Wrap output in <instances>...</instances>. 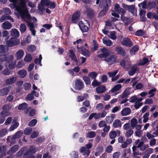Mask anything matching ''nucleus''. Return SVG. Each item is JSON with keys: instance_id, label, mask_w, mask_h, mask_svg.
<instances>
[{"instance_id": "obj_1", "label": "nucleus", "mask_w": 158, "mask_h": 158, "mask_svg": "<svg viewBox=\"0 0 158 158\" xmlns=\"http://www.w3.org/2000/svg\"><path fill=\"white\" fill-rule=\"evenodd\" d=\"M27 23V25L29 27V30L31 31V34L34 36H36V31L34 29V26L32 22L37 21V19L34 17H31L29 14L23 19Z\"/></svg>"}, {"instance_id": "obj_2", "label": "nucleus", "mask_w": 158, "mask_h": 158, "mask_svg": "<svg viewBox=\"0 0 158 158\" xmlns=\"http://www.w3.org/2000/svg\"><path fill=\"white\" fill-rule=\"evenodd\" d=\"M14 59V56L12 55H9L7 56H6V55L1 60H3L2 62H5L6 64H8L10 69H13L15 67L16 64V61H13Z\"/></svg>"}, {"instance_id": "obj_3", "label": "nucleus", "mask_w": 158, "mask_h": 158, "mask_svg": "<svg viewBox=\"0 0 158 158\" xmlns=\"http://www.w3.org/2000/svg\"><path fill=\"white\" fill-rule=\"evenodd\" d=\"M79 26L80 29L83 32L88 31L89 27V23L86 20H85L84 22L82 21H80L79 23Z\"/></svg>"}, {"instance_id": "obj_4", "label": "nucleus", "mask_w": 158, "mask_h": 158, "mask_svg": "<svg viewBox=\"0 0 158 158\" xmlns=\"http://www.w3.org/2000/svg\"><path fill=\"white\" fill-rule=\"evenodd\" d=\"M99 52L101 53L98 55V57L100 58L104 57V58L110 56L111 53L108 49L105 48H100Z\"/></svg>"}, {"instance_id": "obj_5", "label": "nucleus", "mask_w": 158, "mask_h": 158, "mask_svg": "<svg viewBox=\"0 0 158 158\" xmlns=\"http://www.w3.org/2000/svg\"><path fill=\"white\" fill-rule=\"evenodd\" d=\"M123 7L128 11L131 13L134 16L136 15L137 10L134 5H128L124 3L122 4Z\"/></svg>"}, {"instance_id": "obj_6", "label": "nucleus", "mask_w": 158, "mask_h": 158, "mask_svg": "<svg viewBox=\"0 0 158 158\" xmlns=\"http://www.w3.org/2000/svg\"><path fill=\"white\" fill-rule=\"evenodd\" d=\"M36 152L35 147H30L27 152L26 153L24 156V158H35V156L32 155Z\"/></svg>"}, {"instance_id": "obj_7", "label": "nucleus", "mask_w": 158, "mask_h": 158, "mask_svg": "<svg viewBox=\"0 0 158 158\" xmlns=\"http://www.w3.org/2000/svg\"><path fill=\"white\" fill-rule=\"evenodd\" d=\"M22 133L20 131L17 132L12 137H8L6 140L9 142L11 143L14 144L15 141L14 140L19 138L22 136Z\"/></svg>"}, {"instance_id": "obj_8", "label": "nucleus", "mask_w": 158, "mask_h": 158, "mask_svg": "<svg viewBox=\"0 0 158 158\" xmlns=\"http://www.w3.org/2000/svg\"><path fill=\"white\" fill-rule=\"evenodd\" d=\"M117 59V57L115 55H110L106 57L104 60L109 64H112L115 63Z\"/></svg>"}, {"instance_id": "obj_9", "label": "nucleus", "mask_w": 158, "mask_h": 158, "mask_svg": "<svg viewBox=\"0 0 158 158\" xmlns=\"http://www.w3.org/2000/svg\"><path fill=\"white\" fill-rule=\"evenodd\" d=\"M19 40L17 39L11 38L6 41V44L8 47H13L18 45L19 43Z\"/></svg>"}, {"instance_id": "obj_10", "label": "nucleus", "mask_w": 158, "mask_h": 158, "mask_svg": "<svg viewBox=\"0 0 158 158\" xmlns=\"http://www.w3.org/2000/svg\"><path fill=\"white\" fill-rule=\"evenodd\" d=\"M9 50L8 47L4 45H0V59H2L3 57L5 56Z\"/></svg>"}, {"instance_id": "obj_11", "label": "nucleus", "mask_w": 158, "mask_h": 158, "mask_svg": "<svg viewBox=\"0 0 158 158\" xmlns=\"http://www.w3.org/2000/svg\"><path fill=\"white\" fill-rule=\"evenodd\" d=\"M83 83L81 81L77 79L75 81V88L77 90H80L83 87Z\"/></svg>"}, {"instance_id": "obj_12", "label": "nucleus", "mask_w": 158, "mask_h": 158, "mask_svg": "<svg viewBox=\"0 0 158 158\" xmlns=\"http://www.w3.org/2000/svg\"><path fill=\"white\" fill-rule=\"evenodd\" d=\"M121 44L122 45L127 47H130L133 45L132 43L131 40L127 38H124Z\"/></svg>"}, {"instance_id": "obj_13", "label": "nucleus", "mask_w": 158, "mask_h": 158, "mask_svg": "<svg viewBox=\"0 0 158 158\" xmlns=\"http://www.w3.org/2000/svg\"><path fill=\"white\" fill-rule=\"evenodd\" d=\"M24 54V52L23 50H19L15 54V57L17 60H19L23 57Z\"/></svg>"}, {"instance_id": "obj_14", "label": "nucleus", "mask_w": 158, "mask_h": 158, "mask_svg": "<svg viewBox=\"0 0 158 158\" xmlns=\"http://www.w3.org/2000/svg\"><path fill=\"white\" fill-rule=\"evenodd\" d=\"M122 87V85L121 84H117L115 85L114 87L110 91L109 93H113V95L114 96L117 94V93L114 94L117 91H118Z\"/></svg>"}, {"instance_id": "obj_15", "label": "nucleus", "mask_w": 158, "mask_h": 158, "mask_svg": "<svg viewBox=\"0 0 158 158\" xmlns=\"http://www.w3.org/2000/svg\"><path fill=\"white\" fill-rule=\"evenodd\" d=\"M120 134V132L119 130H117L116 131H111L110 132V137L111 139H114L116 136H118Z\"/></svg>"}, {"instance_id": "obj_16", "label": "nucleus", "mask_w": 158, "mask_h": 158, "mask_svg": "<svg viewBox=\"0 0 158 158\" xmlns=\"http://www.w3.org/2000/svg\"><path fill=\"white\" fill-rule=\"evenodd\" d=\"M80 15V12L79 11L76 12L73 15L72 18V21L73 23H76Z\"/></svg>"}, {"instance_id": "obj_17", "label": "nucleus", "mask_w": 158, "mask_h": 158, "mask_svg": "<svg viewBox=\"0 0 158 158\" xmlns=\"http://www.w3.org/2000/svg\"><path fill=\"white\" fill-rule=\"evenodd\" d=\"M80 152L82 153L83 155L85 157L88 156L89 154L90 153V151L89 149H87L85 147H81L80 150Z\"/></svg>"}, {"instance_id": "obj_18", "label": "nucleus", "mask_w": 158, "mask_h": 158, "mask_svg": "<svg viewBox=\"0 0 158 158\" xmlns=\"http://www.w3.org/2000/svg\"><path fill=\"white\" fill-rule=\"evenodd\" d=\"M10 35L13 37L17 38L19 35V31L16 29H12L10 31Z\"/></svg>"}, {"instance_id": "obj_19", "label": "nucleus", "mask_w": 158, "mask_h": 158, "mask_svg": "<svg viewBox=\"0 0 158 158\" xmlns=\"http://www.w3.org/2000/svg\"><path fill=\"white\" fill-rule=\"evenodd\" d=\"M12 27V25L11 23L8 21H5L3 23L2 25V27L4 29L9 30Z\"/></svg>"}, {"instance_id": "obj_20", "label": "nucleus", "mask_w": 158, "mask_h": 158, "mask_svg": "<svg viewBox=\"0 0 158 158\" xmlns=\"http://www.w3.org/2000/svg\"><path fill=\"white\" fill-rule=\"evenodd\" d=\"M116 52L118 54L123 56L125 55V52L124 49L121 47L118 46L116 47L115 48Z\"/></svg>"}, {"instance_id": "obj_21", "label": "nucleus", "mask_w": 158, "mask_h": 158, "mask_svg": "<svg viewBox=\"0 0 158 158\" xmlns=\"http://www.w3.org/2000/svg\"><path fill=\"white\" fill-rule=\"evenodd\" d=\"M10 20L12 22H14L13 19L11 16L7 15H3L0 19V21L2 22L4 20Z\"/></svg>"}, {"instance_id": "obj_22", "label": "nucleus", "mask_w": 158, "mask_h": 158, "mask_svg": "<svg viewBox=\"0 0 158 158\" xmlns=\"http://www.w3.org/2000/svg\"><path fill=\"white\" fill-rule=\"evenodd\" d=\"M115 9L116 11L119 14H122V15L124 14L125 13V10L123 9L120 7V6L118 4H116L115 5Z\"/></svg>"}, {"instance_id": "obj_23", "label": "nucleus", "mask_w": 158, "mask_h": 158, "mask_svg": "<svg viewBox=\"0 0 158 158\" xmlns=\"http://www.w3.org/2000/svg\"><path fill=\"white\" fill-rule=\"evenodd\" d=\"M69 56L74 62H75L76 64H77L78 61L77 59L75 54L73 51L72 50H70L69 51Z\"/></svg>"}, {"instance_id": "obj_24", "label": "nucleus", "mask_w": 158, "mask_h": 158, "mask_svg": "<svg viewBox=\"0 0 158 158\" xmlns=\"http://www.w3.org/2000/svg\"><path fill=\"white\" fill-rule=\"evenodd\" d=\"M137 65V64H134L131 67L128 72V74L130 76H132L135 73L138 69Z\"/></svg>"}, {"instance_id": "obj_25", "label": "nucleus", "mask_w": 158, "mask_h": 158, "mask_svg": "<svg viewBox=\"0 0 158 158\" xmlns=\"http://www.w3.org/2000/svg\"><path fill=\"white\" fill-rule=\"evenodd\" d=\"M131 112V110L129 108H126L121 111V113L122 116H125L128 115Z\"/></svg>"}, {"instance_id": "obj_26", "label": "nucleus", "mask_w": 158, "mask_h": 158, "mask_svg": "<svg viewBox=\"0 0 158 158\" xmlns=\"http://www.w3.org/2000/svg\"><path fill=\"white\" fill-rule=\"evenodd\" d=\"M96 91L98 94H102L106 90V87L103 85L97 87L96 89Z\"/></svg>"}, {"instance_id": "obj_27", "label": "nucleus", "mask_w": 158, "mask_h": 158, "mask_svg": "<svg viewBox=\"0 0 158 158\" xmlns=\"http://www.w3.org/2000/svg\"><path fill=\"white\" fill-rule=\"evenodd\" d=\"M11 87L9 86L8 87L4 88L0 90V95H4L6 94L10 91V89Z\"/></svg>"}, {"instance_id": "obj_28", "label": "nucleus", "mask_w": 158, "mask_h": 158, "mask_svg": "<svg viewBox=\"0 0 158 158\" xmlns=\"http://www.w3.org/2000/svg\"><path fill=\"white\" fill-rule=\"evenodd\" d=\"M103 42L104 44L108 46H110L113 44V43L111 40L107 39L105 37L103 39Z\"/></svg>"}, {"instance_id": "obj_29", "label": "nucleus", "mask_w": 158, "mask_h": 158, "mask_svg": "<svg viewBox=\"0 0 158 158\" xmlns=\"http://www.w3.org/2000/svg\"><path fill=\"white\" fill-rule=\"evenodd\" d=\"M19 76L21 78L24 77L27 75L26 71L24 69L19 70L18 72Z\"/></svg>"}, {"instance_id": "obj_30", "label": "nucleus", "mask_w": 158, "mask_h": 158, "mask_svg": "<svg viewBox=\"0 0 158 158\" xmlns=\"http://www.w3.org/2000/svg\"><path fill=\"white\" fill-rule=\"evenodd\" d=\"M81 50L82 53L83 55L87 57L90 56V52L86 50L84 47H81Z\"/></svg>"}, {"instance_id": "obj_31", "label": "nucleus", "mask_w": 158, "mask_h": 158, "mask_svg": "<svg viewBox=\"0 0 158 158\" xmlns=\"http://www.w3.org/2000/svg\"><path fill=\"white\" fill-rule=\"evenodd\" d=\"M19 146L18 145H15L12 147L10 150L8 152L9 154H11L16 152L18 149Z\"/></svg>"}, {"instance_id": "obj_32", "label": "nucleus", "mask_w": 158, "mask_h": 158, "mask_svg": "<svg viewBox=\"0 0 158 158\" xmlns=\"http://www.w3.org/2000/svg\"><path fill=\"white\" fill-rule=\"evenodd\" d=\"M131 89L130 88H127L123 92L121 96L122 98H125L128 95L130 94V90Z\"/></svg>"}, {"instance_id": "obj_33", "label": "nucleus", "mask_w": 158, "mask_h": 158, "mask_svg": "<svg viewBox=\"0 0 158 158\" xmlns=\"http://www.w3.org/2000/svg\"><path fill=\"white\" fill-rule=\"evenodd\" d=\"M113 126L114 127L117 128L121 126V122L119 119H116L114 120L113 123Z\"/></svg>"}, {"instance_id": "obj_34", "label": "nucleus", "mask_w": 158, "mask_h": 158, "mask_svg": "<svg viewBox=\"0 0 158 158\" xmlns=\"http://www.w3.org/2000/svg\"><path fill=\"white\" fill-rule=\"evenodd\" d=\"M86 13L88 16L91 18L94 15L93 10L91 8H86Z\"/></svg>"}, {"instance_id": "obj_35", "label": "nucleus", "mask_w": 158, "mask_h": 158, "mask_svg": "<svg viewBox=\"0 0 158 158\" xmlns=\"http://www.w3.org/2000/svg\"><path fill=\"white\" fill-rule=\"evenodd\" d=\"M143 100L141 98H138L136 96H134L131 98L130 102H140Z\"/></svg>"}, {"instance_id": "obj_36", "label": "nucleus", "mask_w": 158, "mask_h": 158, "mask_svg": "<svg viewBox=\"0 0 158 158\" xmlns=\"http://www.w3.org/2000/svg\"><path fill=\"white\" fill-rule=\"evenodd\" d=\"M98 47V44L97 43V42L94 40L92 43V46L91 48V50L93 52L97 50Z\"/></svg>"}, {"instance_id": "obj_37", "label": "nucleus", "mask_w": 158, "mask_h": 158, "mask_svg": "<svg viewBox=\"0 0 158 158\" xmlns=\"http://www.w3.org/2000/svg\"><path fill=\"white\" fill-rule=\"evenodd\" d=\"M139 48L138 45H135L133 46L131 49L130 50V54L131 55H133L135 54V52L138 51Z\"/></svg>"}, {"instance_id": "obj_38", "label": "nucleus", "mask_w": 158, "mask_h": 158, "mask_svg": "<svg viewBox=\"0 0 158 158\" xmlns=\"http://www.w3.org/2000/svg\"><path fill=\"white\" fill-rule=\"evenodd\" d=\"M19 123L17 122H15V123L10 126L9 129V131H12L14 129L16 128L19 126Z\"/></svg>"}, {"instance_id": "obj_39", "label": "nucleus", "mask_w": 158, "mask_h": 158, "mask_svg": "<svg viewBox=\"0 0 158 158\" xmlns=\"http://www.w3.org/2000/svg\"><path fill=\"white\" fill-rule=\"evenodd\" d=\"M114 117V115L112 114L110 116H106V120L108 123H110L113 121Z\"/></svg>"}, {"instance_id": "obj_40", "label": "nucleus", "mask_w": 158, "mask_h": 158, "mask_svg": "<svg viewBox=\"0 0 158 158\" xmlns=\"http://www.w3.org/2000/svg\"><path fill=\"white\" fill-rule=\"evenodd\" d=\"M16 81V78L15 77H12L6 80V83L9 84H12L15 83Z\"/></svg>"}, {"instance_id": "obj_41", "label": "nucleus", "mask_w": 158, "mask_h": 158, "mask_svg": "<svg viewBox=\"0 0 158 158\" xmlns=\"http://www.w3.org/2000/svg\"><path fill=\"white\" fill-rule=\"evenodd\" d=\"M8 132V130L7 128L0 129V137H3L6 135Z\"/></svg>"}, {"instance_id": "obj_42", "label": "nucleus", "mask_w": 158, "mask_h": 158, "mask_svg": "<svg viewBox=\"0 0 158 158\" xmlns=\"http://www.w3.org/2000/svg\"><path fill=\"white\" fill-rule=\"evenodd\" d=\"M10 112L9 111H7L6 110H3L1 111L0 113V115L3 117V116H7L10 115Z\"/></svg>"}, {"instance_id": "obj_43", "label": "nucleus", "mask_w": 158, "mask_h": 158, "mask_svg": "<svg viewBox=\"0 0 158 158\" xmlns=\"http://www.w3.org/2000/svg\"><path fill=\"white\" fill-rule=\"evenodd\" d=\"M112 23L111 21H107L106 23L105 28L106 29H112L113 28L112 27Z\"/></svg>"}, {"instance_id": "obj_44", "label": "nucleus", "mask_w": 158, "mask_h": 158, "mask_svg": "<svg viewBox=\"0 0 158 158\" xmlns=\"http://www.w3.org/2000/svg\"><path fill=\"white\" fill-rule=\"evenodd\" d=\"M27 28L25 24L22 23L21 24L19 30L21 33H23L26 30Z\"/></svg>"}, {"instance_id": "obj_45", "label": "nucleus", "mask_w": 158, "mask_h": 158, "mask_svg": "<svg viewBox=\"0 0 158 158\" xmlns=\"http://www.w3.org/2000/svg\"><path fill=\"white\" fill-rule=\"evenodd\" d=\"M32 60V57L30 54H27L24 58V60L26 62H30Z\"/></svg>"}, {"instance_id": "obj_46", "label": "nucleus", "mask_w": 158, "mask_h": 158, "mask_svg": "<svg viewBox=\"0 0 158 158\" xmlns=\"http://www.w3.org/2000/svg\"><path fill=\"white\" fill-rule=\"evenodd\" d=\"M148 62V59L147 58H144L143 60H141L139 63L137 64L139 65H143L146 64Z\"/></svg>"}, {"instance_id": "obj_47", "label": "nucleus", "mask_w": 158, "mask_h": 158, "mask_svg": "<svg viewBox=\"0 0 158 158\" xmlns=\"http://www.w3.org/2000/svg\"><path fill=\"white\" fill-rule=\"evenodd\" d=\"M27 106V104L24 102L20 105L18 107V109L19 110H23L25 109Z\"/></svg>"}, {"instance_id": "obj_48", "label": "nucleus", "mask_w": 158, "mask_h": 158, "mask_svg": "<svg viewBox=\"0 0 158 158\" xmlns=\"http://www.w3.org/2000/svg\"><path fill=\"white\" fill-rule=\"evenodd\" d=\"M108 35L110 36L111 39L112 40H115L116 39V33L114 31H111L109 32Z\"/></svg>"}, {"instance_id": "obj_49", "label": "nucleus", "mask_w": 158, "mask_h": 158, "mask_svg": "<svg viewBox=\"0 0 158 158\" xmlns=\"http://www.w3.org/2000/svg\"><path fill=\"white\" fill-rule=\"evenodd\" d=\"M83 80L87 85H90V78L87 76H84L83 77Z\"/></svg>"}, {"instance_id": "obj_50", "label": "nucleus", "mask_w": 158, "mask_h": 158, "mask_svg": "<svg viewBox=\"0 0 158 158\" xmlns=\"http://www.w3.org/2000/svg\"><path fill=\"white\" fill-rule=\"evenodd\" d=\"M156 91V89L155 88L151 89L148 93V94L150 95L149 97L151 98L153 97L155 95V92Z\"/></svg>"}, {"instance_id": "obj_51", "label": "nucleus", "mask_w": 158, "mask_h": 158, "mask_svg": "<svg viewBox=\"0 0 158 158\" xmlns=\"http://www.w3.org/2000/svg\"><path fill=\"white\" fill-rule=\"evenodd\" d=\"M149 114L148 113H145L143 116V122L144 123H146L148 120V116Z\"/></svg>"}, {"instance_id": "obj_52", "label": "nucleus", "mask_w": 158, "mask_h": 158, "mask_svg": "<svg viewBox=\"0 0 158 158\" xmlns=\"http://www.w3.org/2000/svg\"><path fill=\"white\" fill-rule=\"evenodd\" d=\"M97 76V74L94 72H91L89 74V76L92 79H95Z\"/></svg>"}, {"instance_id": "obj_53", "label": "nucleus", "mask_w": 158, "mask_h": 158, "mask_svg": "<svg viewBox=\"0 0 158 158\" xmlns=\"http://www.w3.org/2000/svg\"><path fill=\"white\" fill-rule=\"evenodd\" d=\"M137 123V120L135 118H133L131 119V126L132 127H135Z\"/></svg>"}, {"instance_id": "obj_54", "label": "nucleus", "mask_w": 158, "mask_h": 158, "mask_svg": "<svg viewBox=\"0 0 158 158\" xmlns=\"http://www.w3.org/2000/svg\"><path fill=\"white\" fill-rule=\"evenodd\" d=\"M96 133L95 132L91 131L87 133L86 136L89 138H92L94 137Z\"/></svg>"}, {"instance_id": "obj_55", "label": "nucleus", "mask_w": 158, "mask_h": 158, "mask_svg": "<svg viewBox=\"0 0 158 158\" xmlns=\"http://www.w3.org/2000/svg\"><path fill=\"white\" fill-rule=\"evenodd\" d=\"M14 93L12 92L10 93V94L7 97V100L9 102L11 101L14 99Z\"/></svg>"}, {"instance_id": "obj_56", "label": "nucleus", "mask_w": 158, "mask_h": 158, "mask_svg": "<svg viewBox=\"0 0 158 158\" xmlns=\"http://www.w3.org/2000/svg\"><path fill=\"white\" fill-rule=\"evenodd\" d=\"M133 133V131L131 129H130L126 132L125 136L126 137H130L132 135Z\"/></svg>"}, {"instance_id": "obj_57", "label": "nucleus", "mask_w": 158, "mask_h": 158, "mask_svg": "<svg viewBox=\"0 0 158 158\" xmlns=\"http://www.w3.org/2000/svg\"><path fill=\"white\" fill-rule=\"evenodd\" d=\"M153 15V17L156 19H158V15L156 14H154L153 15L151 13L149 12L147 15V17L149 19L152 18V16Z\"/></svg>"}, {"instance_id": "obj_58", "label": "nucleus", "mask_w": 158, "mask_h": 158, "mask_svg": "<svg viewBox=\"0 0 158 158\" xmlns=\"http://www.w3.org/2000/svg\"><path fill=\"white\" fill-rule=\"evenodd\" d=\"M6 147L4 146H2L0 147V153H1V155L2 156L5 154V152Z\"/></svg>"}, {"instance_id": "obj_59", "label": "nucleus", "mask_w": 158, "mask_h": 158, "mask_svg": "<svg viewBox=\"0 0 158 158\" xmlns=\"http://www.w3.org/2000/svg\"><path fill=\"white\" fill-rule=\"evenodd\" d=\"M24 65V62L22 60L19 61L16 67L18 68H22Z\"/></svg>"}, {"instance_id": "obj_60", "label": "nucleus", "mask_w": 158, "mask_h": 158, "mask_svg": "<svg viewBox=\"0 0 158 158\" xmlns=\"http://www.w3.org/2000/svg\"><path fill=\"white\" fill-rule=\"evenodd\" d=\"M37 123V121L36 119H33L31 120L28 123L30 126L33 127L35 126Z\"/></svg>"}, {"instance_id": "obj_61", "label": "nucleus", "mask_w": 158, "mask_h": 158, "mask_svg": "<svg viewBox=\"0 0 158 158\" xmlns=\"http://www.w3.org/2000/svg\"><path fill=\"white\" fill-rule=\"evenodd\" d=\"M70 155L71 158H77L78 153L76 152L73 151L71 152Z\"/></svg>"}, {"instance_id": "obj_62", "label": "nucleus", "mask_w": 158, "mask_h": 158, "mask_svg": "<svg viewBox=\"0 0 158 158\" xmlns=\"http://www.w3.org/2000/svg\"><path fill=\"white\" fill-rule=\"evenodd\" d=\"M32 128H27L24 131V133L26 135H29L32 131Z\"/></svg>"}, {"instance_id": "obj_63", "label": "nucleus", "mask_w": 158, "mask_h": 158, "mask_svg": "<svg viewBox=\"0 0 158 158\" xmlns=\"http://www.w3.org/2000/svg\"><path fill=\"white\" fill-rule=\"evenodd\" d=\"M101 83L98 81L94 79L92 83V85L94 87L97 86L101 84Z\"/></svg>"}, {"instance_id": "obj_64", "label": "nucleus", "mask_w": 158, "mask_h": 158, "mask_svg": "<svg viewBox=\"0 0 158 158\" xmlns=\"http://www.w3.org/2000/svg\"><path fill=\"white\" fill-rule=\"evenodd\" d=\"M12 107V106L10 105H4L2 107V109L4 110H8L11 109Z\"/></svg>"}]
</instances>
